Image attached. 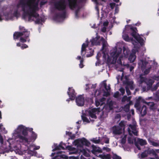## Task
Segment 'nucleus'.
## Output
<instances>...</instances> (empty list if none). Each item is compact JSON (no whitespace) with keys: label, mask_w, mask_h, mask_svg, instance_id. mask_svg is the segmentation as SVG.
<instances>
[{"label":"nucleus","mask_w":159,"mask_h":159,"mask_svg":"<svg viewBox=\"0 0 159 159\" xmlns=\"http://www.w3.org/2000/svg\"><path fill=\"white\" fill-rule=\"evenodd\" d=\"M90 41L91 43V45H100L101 43H102V47L101 49L102 56V60L103 63L106 64V66H107L109 70V55L108 54L109 50L107 48V43L104 39L102 37L100 38L99 36H97L96 37L93 38Z\"/></svg>","instance_id":"obj_1"},{"label":"nucleus","mask_w":159,"mask_h":159,"mask_svg":"<svg viewBox=\"0 0 159 159\" xmlns=\"http://www.w3.org/2000/svg\"><path fill=\"white\" fill-rule=\"evenodd\" d=\"M122 49L120 48H118L117 49L116 51L112 53L111 54V59H110V61L111 60L112 61H111V63L114 64L116 62L117 59V63L120 65L126 66L124 62L122 61H123L128 57L130 53V50L129 48L126 47H123V56L122 53H121ZM126 66H129L127 65Z\"/></svg>","instance_id":"obj_2"},{"label":"nucleus","mask_w":159,"mask_h":159,"mask_svg":"<svg viewBox=\"0 0 159 159\" xmlns=\"http://www.w3.org/2000/svg\"><path fill=\"white\" fill-rule=\"evenodd\" d=\"M26 5L29 7V11H26L25 13L28 15V21H34V20L32 19V17L35 18H37L39 16V14L36 12L39 10L38 3H33L32 4L30 3H26Z\"/></svg>","instance_id":"obj_3"},{"label":"nucleus","mask_w":159,"mask_h":159,"mask_svg":"<svg viewBox=\"0 0 159 159\" xmlns=\"http://www.w3.org/2000/svg\"><path fill=\"white\" fill-rule=\"evenodd\" d=\"M138 82L140 86H144L146 84L148 89H151L152 91L156 90L159 86V83H158L154 87L151 88V86L153 83L154 81L152 80L142 77L140 75L138 79Z\"/></svg>","instance_id":"obj_4"},{"label":"nucleus","mask_w":159,"mask_h":159,"mask_svg":"<svg viewBox=\"0 0 159 159\" xmlns=\"http://www.w3.org/2000/svg\"><path fill=\"white\" fill-rule=\"evenodd\" d=\"M54 6L56 9L59 11H62L63 12L57 15V16L62 18H65L66 16V5L65 0H60L54 3Z\"/></svg>","instance_id":"obj_5"},{"label":"nucleus","mask_w":159,"mask_h":159,"mask_svg":"<svg viewBox=\"0 0 159 159\" xmlns=\"http://www.w3.org/2000/svg\"><path fill=\"white\" fill-rule=\"evenodd\" d=\"M133 32L131 33V35L137 40L138 42H134L132 41V39L129 38L128 36L123 33V35L122 37L123 39L125 41L128 42L132 41V43H133L134 44H137L136 43H142L143 41V39L140 37V36L139 34H137L135 30H136V28L133 29L131 28Z\"/></svg>","instance_id":"obj_6"},{"label":"nucleus","mask_w":159,"mask_h":159,"mask_svg":"<svg viewBox=\"0 0 159 159\" xmlns=\"http://www.w3.org/2000/svg\"><path fill=\"white\" fill-rule=\"evenodd\" d=\"M139 67L141 68L145 74H148L151 68V66L145 60H140L138 62Z\"/></svg>","instance_id":"obj_7"},{"label":"nucleus","mask_w":159,"mask_h":159,"mask_svg":"<svg viewBox=\"0 0 159 159\" xmlns=\"http://www.w3.org/2000/svg\"><path fill=\"white\" fill-rule=\"evenodd\" d=\"M19 28L21 31V32H23L24 38L21 37L20 39V41L22 43H24L26 42L27 40L28 42H29L30 41V39L29 37L30 32L28 31L27 30L25 29L24 27L20 26Z\"/></svg>","instance_id":"obj_8"},{"label":"nucleus","mask_w":159,"mask_h":159,"mask_svg":"<svg viewBox=\"0 0 159 159\" xmlns=\"http://www.w3.org/2000/svg\"><path fill=\"white\" fill-rule=\"evenodd\" d=\"M101 87L98 90L99 93L101 94L103 93L104 96L108 97L109 96V85L107 86L106 81H103L101 84Z\"/></svg>","instance_id":"obj_9"},{"label":"nucleus","mask_w":159,"mask_h":159,"mask_svg":"<svg viewBox=\"0 0 159 159\" xmlns=\"http://www.w3.org/2000/svg\"><path fill=\"white\" fill-rule=\"evenodd\" d=\"M30 132H31V134L30 138H27L26 137H23V135L20 134L18 135L17 137L20 140H21L23 141H25L28 143L31 142L32 141L34 142L37 139V135L33 131V130Z\"/></svg>","instance_id":"obj_10"},{"label":"nucleus","mask_w":159,"mask_h":159,"mask_svg":"<svg viewBox=\"0 0 159 159\" xmlns=\"http://www.w3.org/2000/svg\"><path fill=\"white\" fill-rule=\"evenodd\" d=\"M141 97H139L138 100L134 105V106L139 111L141 115L142 116H144L147 113V107L145 106H143L142 107H139L141 104Z\"/></svg>","instance_id":"obj_11"},{"label":"nucleus","mask_w":159,"mask_h":159,"mask_svg":"<svg viewBox=\"0 0 159 159\" xmlns=\"http://www.w3.org/2000/svg\"><path fill=\"white\" fill-rule=\"evenodd\" d=\"M137 44H134L133 43L134 47L132 51V52L130 54L129 58V60L131 62H134L136 58V56L135 55V53L139 51V49L140 47V44L138 43H136Z\"/></svg>","instance_id":"obj_12"},{"label":"nucleus","mask_w":159,"mask_h":159,"mask_svg":"<svg viewBox=\"0 0 159 159\" xmlns=\"http://www.w3.org/2000/svg\"><path fill=\"white\" fill-rule=\"evenodd\" d=\"M17 129L21 132L22 134L23 135V137H26L28 135V132L29 131L31 132L33 130L32 128L29 127H26L23 125H19L17 128Z\"/></svg>","instance_id":"obj_13"},{"label":"nucleus","mask_w":159,"mask_h":159,"mask_svg":"<svg viewBox=\"0 0 159 159\" xmlns=\"http://www.w3.org/2000/svg\"><path fill=\"white\" fill-rule=\"evenodd\" d=\"M75 144L78 146L82 147L83 145L88 146L90 143L86 139L83 138L81 139H78L75 141Z\"/></svg>","instance_id":"obj_14"},{"label":"nucleus","mask_w":159,"mask_h":159,"mask_svg":"<svg viewBox=\"0 0 159 159\" xmlns=\"http://www.w3.org/2000/svg\"><path fill=\"white\" fill-rule=\"evenodd\" d=\"M152 154L153 155H155L156 153L152 149L148 148L147 150H146L140 154H139V157L140 159H143L147 157L148 154Z\"/></svg>","instance_id":"obj_15"},{"label":"nucleus","mask_w":159,"mask_h":159,"mask_svg":"<svg viewBox=\"0 0 159 159\" xmlns=\"http://www.w3.org/2000/svg\"><path fill=\"white\" fill-rule=\"evenodd\" d=\"M67 93L70 100H73L75 99L76 97V93H75L74 89L72 87L68 88Z\"/></svg>","instance_id":"obj_16"},{"label":"nucleus","mask_w":159,"mask_h":159,"mask_svg":"<svg viewBox=\"0 0 159 159\" xmlns=\"http://www.w3.org/2000/svg\"><path fill=\"white\" fill-rule=\"evenodd\" d=\"M128 131L129 134L130 135L132 134V133L135 135L137 136L138 135V132L135 124H134L133 125H129V127L128 128Z\"/></svg>","instance_id":"obj_17"},{"label":"nucleus","mask_w":159,"mask_h":159,"mask_svg":"<svg viewBox=\"0 0 159 159\" xmlns=\"http://www.w3.org/2000/svg\"><path fill=\"white\" fill-rule=\"evenodd\" d=\"M76 102L78 106H83L84 103V99L83 96L82 95L79 96L76 98Z\"/></svg>","instance_id":"obj_18"},{"label":"nucleus","mask_w":159,"mask_h":159,"mask_svg":"<svg viewBox=\"0 0 159 159\" xmlns=\"http://www.w3.org/2000/svg\"><path fill=\"white\" fill-rule=\"evenodd\" d=\"M98 111V108H92L88 111L89 116L92 118L96 119L97 118L96 114Z\"/></svg>","instance_id":"obj_19"},{"label":"nucleus","mask_w":159,"mask_h":159,"mask_svg":"<svg viewBox=\"0 0 159 159\" xmlns=\"http://www.w3.org/2000/svg\"><path fill=\"white\" fill-rule=\"evenodd\" d=\"M86 44L84 43L82 44V45L81 51V55L82 57H84L86 53V48L88 46L89 43L88 39L86 40Z\"/></svg>","instance_id":"obj_20"},{"label":"nucleus","mask_w":159,"mask_h":159,"mask_svg":"<svg viewBox=\"0 0 159 159\" xmlns=\"http://www.w3.org/2000/svg\"><path fill=\"white\" fill-rule=\"evenodd\" d=\"M69 6L71 10H73L77 6V0H68Z\"/></svg>","instance_id":"obj_21"},{"label":"nucleus","mask_w":159,"mask_h":159,"mask_svg":"<svg viewBox=\"0 0 159 159\" xmlns=\"http://www.w3.org/2000/svg\"><path fill=\"white\" fill-rule=\"evenodd\" d=\"M127 85V86L126 87V92L128 95L130 94V92L128 89L129 87H130L131 89L133 90L134 89V87L133 84V82L132 81H127L126 83Z\"/></svg>","instance_id":"obj_22"},{"label":"nucleus","mask_w":159,"mask_h":159,"mask_svg":"<svg viewBox=\"0 0 159 159\" xmlns=\"http://www.w3.org/2000/svg\"><path fill=\"white\" fill-rule=\"evenodd\" d=\"M124 128L121 126L120 128L119 127H115L113 128V132L115 134H120L124 131Z\"/></svg>","instance_id":"obj_23"},{"label":"nucleus","mask_w":159,"mask_h":159,"mask_svg":"<svg viewBox=\"0 0 159 159\" xmlns=\"http://www.w3.org/2000/svg\"><path fill=\"white\" fill-rule=\"evenodd\" d=\"M93 149L91 151L92 152L95 154H97V153H102V150L101 148L99 147H97L94 145H92Z\"/></svg>","instance_id":"obj_24"},{"label":"nucleus","mask_w":159,"mask_h":159,"mask_svg":"<svg viewBox=\"0 0 159 159\" xmlns=\"http://www.w3.org/2000/svg\"><path fill=\"white\" fill-rule=\"evenodd\" d=\"M21 37L24 38L23 32H15L13 34V39L14 40L17 39L20 37V38Z\"/></svg>","instance_id":"obj_25"},{"label":"nucleus","mask_w":159,"mask_h":159,"mask_svg":"<svg viewBox=\"0 0 159 159\" xmlns=\"http://www.w3.org/2000/svg\"><path fill=\"white\" fill-rule=\"evenodd\" d=\"M94 52L93 49L89 48V51L87 52L88 54L86 55V57H88L92 56L94 54Z\"/></svg>","instance_id":"obj_26"},{"label":"nucleus","mask_w":159,"mask_h":159,"mask_svg":"<svg viewBox=\"0 0 159 159\" xmlns=\"http://www.w3.org/2000/svg\"><path fill=\"white\" fill-rule=\"evenodd\" d=\"M137 142L139 144L142 146L145 145L147 143L146 141L145 140L141 139H138Z\"/></svg>","instance_id":"obj_27"},{"label":"nucleus","mask_w":159,"mask_h":159,"mask_svg":"<svg viewBox=\"0 0 159 159\" xmlns=\"http://www.w3.org/2000/svg\"><path fill=\"white\" fill-rule=\"evenodd\" d=\"M82 119L84 122L86 123H89L90 121L89 120L88 118L85 116V114L84 113L81 116Z\"/></svg>","instance_id":"obj_28"},{"label":"nucleus","mask_w":159,"mask_h":159,"mask_svg":"<svg viewBox=\"0 0 159 159\" xmlns=\"http://www.w3.org/2000/svg\"><path fill=\"white\" fill-rule=\"evenodd\" d=\"M25 0H20V4H21V7L22 11L25 10V5L26 4L25 2Z\"/></svg>","instance_id":"obj_29"},{"label":"nucleus","mask_w":159,"mask_h":159,"mask_svg":"<svg viewBox=\"0 0 159 159\" xmlns=\"http://www.w3.org/2000/svg\"><path fill=\"white\" fill-rule=\"evenodd\" d=\"M104 108L107 109V112L109 111V98H107V104L104 106Z\"/></svg>","instance_id":"obj_30"},{"label":"nucleus","mask_w":159,"mask_h":159,"mask_svg":"<svg viewBox=\"0 0 159 159\" xmlns=\"http://www.w3.org/2000/svg\"><path fill=\"white\" fill-rule=\"evenodd\" d=\"M131 98V97H127L126 96H124L122 99V102H124L126 101L127 102H129L130 101Z\"/></svg>","instance_id":"obj_31"},{"label":"nucleus","mask_w":159,"mask_h":159,"mask_svg":"<svg viewBox=\"0 0 159 159\" xmlns=\"http://www.w3.org/2000/svg\"><path fill=\"white\" fill-rule=\"evenodd\" d=\"M90 141L95 143H99L100 142V139H98L97 138H93Z\"/></svg>","instance_id":"obj_32"},{"label":"nucleus","mask_w":159,"mask_h":159,"mask_svg":"<svg viewBox=\"0 0 159 159\" xmlns=\"http://www.w3.org/2000/svg\"><path fill=\"white\" fill-rule=\"evenodd\" d=\"M80 7H78L75 11V17L76 18H78L79 17V15L80 11Z\"/></svg>","instance_id":"obj_33"},{"label":"nucleus","mask_w":159,"mask_h":159,"mask_svg":"<svg viewBox=\"0 0 159 159\" xmlns=\"http://www.w3.org/2000/svg\"><path fill=\"white\" fill-rule=\"evenodd\" d=\"M126 135L125 134H123V136L121 138V139L120 140L121 143H125L126 141Z\"/></svg>","instance_id":"obj_34"},{"label":"nucleus","mask_w":159,"mask_h":159,"mask_svg":"<svg viewBox=\"0 0 159 159\" xmlns=\"http://www.w3.org/2000/svg\"><path fill=\"white\" fill-rule=\"evenodd\" d=\"M63 145H64L65 146L66 144L65 143H64L62 142H61L60 144L58 145V147H59L60 150L61 149L64 150L65 149V148L64 146H63Z\"/></svg>","instance_id":"obj_35"},{"label":"nucleus","mask_w":159,"mask_h":159,"mask_svg":"<svg viewBox=\"0 0 159 159\" xmlns=\"http://www.w3.org/2000/svg\"><path fill=\"white\" fill-rule=\"evenodd\" d=\"M149 141L150 143V144L152 145L153 146H159V144L157 143L156 142H155L152 140H149Z\"/></svg>","instance_id":"obj_36"},{"label":"nucleus","mask_w":159,"mask_h":159,"mask_svg":"<svg viewBox=\"0 0 159 159\" xmlns=\"http://www.w3.org/2000/svg\"><path fill=\"white\" fill-rule=\"evenodd\" d=\"M83 61L84 59L82 58V59H81L80 61V63L79 65V67L81 68H83L84 66V65H83Z\"/></svg>","instance_id":"obj_37"},{"label":"nucleus","mask_w":159,"mask_h":159,"mask_svg":"<svg viewBox=\"0 0 159 159\" xmlns=\"http://www.w3.org/2000/svg\"><path fill=\"white\" fill-rule=\"evenodd\" d=\"M41 18H36L37 19L35 21V22L36 24H39L41 22H42L43 21L42 19Z\"/></svg>","instance_id":"obj_38"},{"label":"nucleus","mask_w":159,"mask_h":159,"mask_svg":"<svg viewBox=\"0 0 159 159\" xmlns=\"http://www.w3.org/2000/svg\"><path fill=\"white\" fill-rule=\"evenodd\" d=\"M24 13L23 15V18L25 19L26 18V17L28 16V15L27 14L25 13V12L26 11H29V10H26L25 7V10L22 11Z\"/></svg>","instance_id":"obj_39"},{"label":"nucleus","mask_w":159,"mask_h":159,"mask_svg":"<svg viewBox=\"0 0 159 159\" xmlns=\"http://www.w3.org/2000/svg\"><path fill=\"white\" fill-rule=\"evenodd\" d=\"M66 148L70 151H73L75 149V148L69 145L66 146Z\"/></svg>","instance_id":"obj_40"},{"label":"nucleus","mask_w":159,"mask_h":159,"mask_svg":"<svg viewBox=\"0 0 159 159\" xmlns=\"http://www.w3.org/2000/svg\"><path fill=\"white\" fill-rule=\"evenodd\" d=\"M129 104L126 105L124 107V110L126 112L129 111Z\"/></svg>","instance_id":"obj_41"},{"label":"nucleus","mask_w":159,"mask_h":159,"mask_svg":"<svg viewBox=\"0 0 159 159\" xmlns=\"http://www.w3.org/2000/svg\"><path fill=\"white\" fill-rule=\"evenodd\" d=\"M97 61L95 63L96 66H99L101 65V61L100 59H97Z\"/></svg>","instance_id":"obj_42"},{"label":"nucleus","mask_w":159,"mask_h":159,"mask_svg":"<svg viewBox=\"0 0 159 159\" xmlns=\"http://www.w3.org/2000/svg\"><path fill=\"white\" fill-rule=\"evenodd\" d=\"M112 159H121V158L116 154H114L112 156Z\"/></svg>","instance_id":"obj_43"},{"label":"nucleus","mask_w":159,"mask_h":159,"mask_svg":"<svg viewBox=\"0 0 159 159\" xmlns=\"http://www.w3.org/2000/svg\"><path fill=\"white\" fill-rule=\"evenodd\" d=\"M83 155L86 157H89V153H87V152L84 149L83 150Z\"/></svg>","instance_id":"obj_44"},{"label":"nucleus","mask_w":159,"mask_h":159,"mask_svg":"<svg viewBox=\"0 0 159 159\" xmlns=\"http://www.w3.org/2000/svg\"><path fill=\"white\" fill-rule=\"evenodd\" d=\"M28 47V46L25 44H23L22 46H21V48L22 49H23L25 48H26Z\"/></svg>","instance_id":"obj_45"},{"label":"nucleus","mask_w":159,"mask_h":159,"mask_svg":"<svg viewBox=\"0 0 159 159\" xmlns=\"http://www.w3.org/2000/svg\"><path fill=\"white\" fill-rule=\"evenodd\" d=\"M101 57V54L100 52H98L97 53L96 56V59H100V57Z\"/></svg>","instance_id":"obj_46"},{"label":"nucleus","mask_w":159,"mask_h":159,"mask_svg":"<svg viewBox=\"0 0 159 159\" xmlns=\"http://www.w3.org/2000/svg\"><path fill=\"white\" fill-rule=\"evenodd\" d=\"M0 142L1 144L3 143V139L2 137V136L0 133Z\"/></svg>","instance_id":"obj_47"},{"label":"nucleus","mask_w":159,"mask_h":159,"mask_svg":"<svg viewBox=\"0 0 159 159\" xmlns=\"http://www.w3.org/2000/svg\"><path fill=\"white\" fill-rule=\"evenodd\" d=\"M119 90L121 92V93H122V94L123 95L125 93V90L124 89L122 88H121Z\"/></svg>","instance_id":"obj_48"},{"label":"nucleus","mask_w":159,"mask_h":159,"mask_svg":"<svg viewBox=\"0 0 159 159\" xmlns=\"http://www.w3.org/2000/svg\"><path fill=\"white\" fill-rule=\"evenodd\" d=\"M116 4L115 3H110V6L111 9H113L114 8H115L116 7Z\"/></svg>","instance_id":"obj_49"},{"label":"nucleus","mask_w":159,"mask_h":159,"mask_svg":"<svg viewBox=\"0 0 159 159\" xmlns=\"http://www.w3.org/2000/svg\"><path fill=\"white\" fill-rule=\"evenodd\" d=\"M35 0H29L27 3H30L32 4L33 3H36Z\"/></svg>","instance_id":"obj_50"},{"label":"nucleus","mask_w":159,"mask_h":159,"mask_svg":"<svg viewBox=\"0 0 159 159\" xmlns=\"http://www.w3.org/2000/svg\"><path fill=\"white\" fill-rule=\"evenodd\" d=\"M104 159H109V154H107V155H103Z\"/></svg>","instance_id":"obj_51"},{"label":"nucleus","mask_w":159,"mask_h":159,"mask_svg":"<svg viewBox=\"0 0 159 159\" xmlns=\"http://www.w3.org/2000/svg\"><path fill=\"white\" fill-rule=\"evenodd\" d=\"M15 17H17L18 14V11L17 10H15L13 13Z\"/></svg>","instance_id":"obj_52"},{"label":"nucleus","mask_w":159,"mask_h":159,"mask_svg":"<svg viewBox=\"0 0 159 159\" xmlns=\"http://www.w3.org/2000/svg\"><path fill=\"white\" fill-rule=\"evenodd\" d=\"M60 150L59 147H58V145H55V148H54L52 150L53 151H54L56 150Z\"/></svg>","instance_id":"obj_53"},{"label":"nucleus","mask_w":159,"mask_h":159,"mask_svg":"<svg viewBox=\"0 0 159 159\" xmlns=\"http://www.w3.org/2000/svg\"><path fill=\"white\" fill-rule=\"evenodd\" d=\"M119 94V93L118 92H116L114 95V96L115 98H117L118 97Z\"/></svg>","instance_id":"obj_54"},{"label":"nucleus","mask_w":159,"mask_h":159,"mask_svg":"<svg viewBox=\"0 0 159 159\" xmlns=\"http://www.w3.org/2000/svg\"><path fill=\"white\" fill-rule=\"evenodd\" d=\"M66 134L67 135H68L69 137H70V136H71V135H72V133L71 132L66 131Z\"/></svg>","instance_id":"obj_55"},{"label":"nucleus","mask_w":159,"mask_h":159,"mask_svg":"<svg viewBox=\"0 0 159 159\" xmlns=\"http://www.w3.org/2000/svg\"><path fill=\"white\" fill-rule=\"evenodd\" d=\"M119 11V9L118 7H115V13H118Z\"/></svg>","instance_id":"obj_56"},{"label":"nucleus","mask_w":159,"mask_h":159,"mask_svg":"<svg viewBox=\"0 0 159 159\" xmlns=\"http://www.w3.org/2000/svg\"><path fill=\"white\" fill-rule=\"evenodd\" d=\"M108 25V21H106L103 23V25L104 26H107Z\"/></svg>","instance_id":"obj_57"},{"label":"nucleus","mask_w":159,"mask_h":159,"mask_svg":"<svg viewBox=\"0 0 159 159\" xmlns=\"http://www.w3.org/2000/svg\"><path fill=\"white\" fill-rule=\"evenodd\" d=\"M153 79H154L155 80H159V76H153Z\"/></svg>","instance_id":"obj_58"},{"label":"nucleus","mask_w":159,"mask_h":159,"mask_svg":"<svg viewBox=\"0 0 159 159\" xmlns=\"http://www.w3.org/2000/svg\"><path fill=\"white\" fill-rule=\"evenodd\" d=\"M95 104L97 107H98L100 104V102L98 101H96Z\"/></svg>","instance_id":"obj_59"},{"label":"nucleus","mask_w":159,"mask_h":159,"mask_svg":"<svg viewBox=\"0 0 159 159\" xmlns=\"http://www.w3.org/2000/svg\"><path fill=\"white\" fill-rule=\"evenodd\" d=\"M70 137L71 139H74L75 138V134H73V135H71V136H70Z\"/></svg>","instance_id":"obj_60"},{"label":"nucleus","mask_w":159,"mask_h":159,"mask_svg":"<svg viewBox=\"0 0 159 159\" xmlns=\"http://www.w3.org/2000/svg\"><path fill=\"white\" fill-rule=\"evenodd\" d=\"M145 103L148 105H153L154 104L152 102H149L148 103L145 102Z\"/></svg>","instance_id":"obj_61"},{"label":"nucleus","mask_w":159,"mask_h":159,"mask_svg":"<svg viewBox=\"0 0 159 159\" xmlns=\"http://www.w3.org/2000/svg\"><path fill=\"white\" fill-rule=\"evenodd\" d=\"M106 31V28L105 27H103L102 29V31L103 32H105Z\"/></svg>","instance_id":"obj_62"},{"label":"nucleus","mask_w":159,"mask_h":159,"mask_svg":"<svg viewBox=\"0 0 159 159\" xmlns=\"http://www.w3.org/2000/svg\"><path fill=\"white\" fill-rule=\"evenodd\" d=\"M2 101L0 100V108H2L3 107V105L2 104Z\"/></svg>","instance_id":"obj_63"},{"label":"nucleus","mask_w":159,"mask_h":159,"mask_svg":"<svg viewBox=\"0 0 159 159\" xmlns=\"http://www.w3.org/2000/svg\"><path fill=\"white\" fill-rule=\"evenodd\" d=\"M128 142L130 143H133V141L132 140H130L129 138L128 139Z\"/></svg>","instance_id":"obj_64"}]
</instances>
